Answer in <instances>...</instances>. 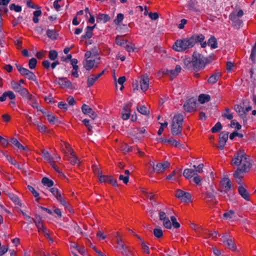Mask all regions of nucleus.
Here are the masks:
<instances>
[{
	"label": "nucleus",
	"mask_w": 256,
	"mask_h": 256,
	"mask_svg": "<svg viewBox=\"0 0 256 256\" xmlns=\"http://www.w3.org/2000/svg\"><path fill=\"white\" fill-rule=\"evenodd\" d=\"M251 161L250 159L246 156V154L243 150H238L234 154L232 160V164L236 166L242 164V166L238 167L233 174L238 184H240L244 174L248 172L251 168L252 166Z\"/></svg>",
	"instance_id": "nucleus-1"
},
{
	"label": "nucleus",
	"mask_w": 256,
	"mask_h": 256,
	"mask_svg": "<svg viewBox=\"0 0 256 256\" xmlns=\"http://www.w3.org/2000/svg\"><path fill=\"white\" fill-rule=\"evenodd\" d=\"M214 60L212 56L205 58L202 54L196 52H194L192 60L186 59L184 64L189 70H192L198 72L204 69L208 63H210Z\"/></svg>",
	"instance_id": "nucleus-2"
},
{
	"label": "nucleus",
	"mask_w": 256,
	"mask_h": 256,
	"mask_svg": "<svg viewBox=\"0 0 256 256\" xmlns=\"http://www.w3.org/2000/svg\"><path fill=\"white\" fill-rule=\"evenodd\" d=\"M204 38V36L202 34H194L189 38L176 40L172 48H192L196 43L203 42Z\"/></svg>",
	"instance_id": "nucleus-3"
},
{
	"label": "nucleus",
	"mask_w": 256,
	"mask_h": 256,
	"mask_svg": "<svg viewBox=\"0 0 256 256\" xmlns=\"http://www.w3.org/2000/svg\"><path fill=\"white\" fill-rule=\"evenodd\" d=\"M220 188L218 191L222 194H226L232 188V182L228 178H224L220 182Z\"/></svg>",
	"instance_id": "nucleus-4"
},
{
	"label": "nucleus",
	"mask_w": 256,
	"mask_h": 256,
	"mask_svg": "<svg viewBox=\"0 0 256 256\" xmlns=\"http://www.w3.org/2000/svg\"><path fill=\"white\" fill-rule=\"evenodd\" d=\"M98 177L99 180L101 182H107L114 186H118V184L116 180L114 179L112 176L102 175V172H100L99 170H98Z\"/></svg>",
	"instance_id": "nucleus-5"
},
{
	"label": "nucleus",
	"mask_w": 256,
	"mask_h": 256,
	"mask_svg": "<svg viewBox=\"0 0 256 256\" xmlns=\"http://www.w3.org/2000/svg\"><path fill=\"white\" fill-rule=\"evenodd\" d=\"M175 196L183 202H188L190 201L191 194L190 192L178 189L176 191Z\"/></svg>",
	"instance_id": "nucleus-6"
},
{
	"label": "nucleus",
	"mask_w": 256,
	"mask_h": 256,
	"mask_svg": "<svg viewBox=\"0 0 256 256\" xmlns=\"http://www.w3.org/2000/svg\"><path fill=\"white\" fill-rule=\"evenodd\" d=\"M196 100L191 98L186 100L184 104V110L188 112H190L196 110Z\"/></svg>",
	"instance_id": "nucleus-7"
},
{
	"label": "nucleus",
	"mask_w": 256,
	"mask_h": 256,
	"mask_svg": "<svg viewBox=\"0 0 256 256\" xmlns=\"http://www.w3.org/2000/svg\"><path fill=\"white\" fill-rule=\"evenodd\" d=\"M153 170L152 172L160 173L164 172L166 168H168L170 164L168 161H164L163 162H159L154 166V163L152 162Z\"/></svg>",
	"instance_id": "nucleus-8"
},
{
	"label": "nucleus",
	"mask_w": 256,
	"mask_h": 256,
	"mask_svg": "<svg viewBox=\"0 0 256 256\" xmlns=\"http://www.w3.org/2000/svg\"><path fill=\"white\" fill-rule=\"evenodd\" d=\"M216 192H212L210 191H206L204 195V200H206V202L212 204H216L218 200H216L215 194Z\"/></svg>",
	"instance_id": "nucleus-9"
},
{
	"label": "nucleus",
	"mask_w": 256,
	"mask_h": 256,
	"mask_svg": "<svg viewBox=\"0 0 256 256\" xmlns=\"http://www.w3.org/2000/svg\"><path fill=\"white\" fill-rule=\"evenodd\" d=\"M228 132L225 131L222 132L220 134L219 146L218 147L220 150H222L224 148L228 140Z\"/></svg>",
	"instance_id": "nucleus-10"
},
{
	"label": "nucleus",
	"mask_w": 256,
	"mask_h": 256,
	"mask_svg": "<svg viewBox=\"0 0 256 256\" xmlns=\"http://www.w3.org/2000/svg\"><path fill=\"white\" fill-rule=\"evenodd\" d=\"M222 240L228 248L232 251H235L236 250V247L235 246L232 239L229 238L227 236H223Z\"/></svg>",
	"instance_id": "nucleus-11"
},
{
	"label": "nucleus",
	"mask_w": 256,
	"mask_h": 256,
	"mask_svg": "<svg viewBox=\"0 0 256 256\" xmlns=\"http://www.w3.org/2000/svg\"><path fill=\"white\" fill-rule=\"evenodd\" d=\"M56 84H59L62 88H70L72 86V82L68 80L66 77L59 78L56 80Z\"/></svg>",
	"instance_id": "nucleus-12"
},
{
	"label": "nucleus",
	"mask_w": 256,
	"mask_h": 256,
	"mask_svg": "<svg viewBox=\"0 0 256 256\" xmlns=\"http://www.w3.org/2000/svg\"><path fill=\"white\" fill-rule=\"evenodd\" d=\"M68 152H70V156L68 157V160L72 165L79 164L80 160L75 156L74 151L71 148L68 147Z\"/></svg>",
	"instance_id": "nucleus-13"
},
{
	"label": "nucleus",
	"mask_w": 256,
	"mask_h": 256,
	"mask_svg": "<svg viewBox=\"0 0 256 256\" xmlns=\"http://www.w3.org/2000/svg\"><path fill=\"white\" fill-rule=\"evenodd\" d=\"M171 133L174 136H178L180 137H182V126L180 125H176L175 124H171Z\"/></svg>",
	"instance_id": "nucleus-14"
},
{
	"label": "nucleus",
	"mask_w": 256,
	"mask_h": 256,
	"mask_svg": "<svg viewBox=\"0 0 256 256\" xmlns=\"http://www.w3.org/2000/svg\"><path fill=\"white\" fill-rule=\"evenodd\" d=\"M54 62L50 64V61L48 60H44L42 62V66L46 70H48L50 67L52 70L54 69L56 66L60 64V62L58 60H53Z\"/></svg>",
	"instance_id": "nucleus-15"
},
{
	"label": "nucleus",
	"mask_w": 256,
	"mask_h": 256,
	"mask_svg": "<svg viewBox=\"0 0 256 256\" xmlns=\"http://www.w3.org/2000/svg\"><path fill=\"white\" fill-rule=\"evenodd\" d=\"M184 120V118L182 114H175L172 118V124L180 125L182 126Z\"/></svg>",
	"instance_id": "nucleus-16"
},
{
	"label": "nucleus",
	"mask_w": 256,
	"mask_h": 256,
	"mask_svg": "<svg viewBox=\"0 0 256 256\" xmlns=\"http://www.w3.org/2000/svg\"><path fill=\"white\" fill-rule=\"evenodd\" d=\"M238 192L239 194L242 198L247 201L250 200V194L247 190L243 186H238Z\"/></svg>",
	"instance_id": "nucleus-17"
},
{
	"label": "nucleus",
	"mask_w": 256,
	"mask_h": 256,
	"mask_svg": "<svg viewBox=\"0 0 256 256\" xmlns=\"http://www.w3.org/2000/svg\"><path fill=\"white\" fill-rule=\"evenodd\" d=\"M140 88L143 92L146 91L149 86V78L148 76L144 77L140 80Z\"/></svg>",
	"instance_id": "nucleus-18"
},
{
	"label": "nucleus",
	"mask_w": 256,
	"mask_h": 256,
	"mask_svg": "<svg viewBox=\"0 0 256 256\" xmlns=\"http://www.w3.org/2000/svg\"><path fill=\"white\" fill-rule=\"evenodd\" d=\"M221 76L222 74L220 72H216L209 77L208 82L211 84H214L218 81Z\"/></svg>",
	"instance_id": "nucleus-19"
},
{
	"label": "nucleus",
	"mask_w": 256,
	"mask_h": 256,
	"mask_svg": "<svg viewBox=\"0 0 256 256\" xmlns=\"http://www.w3.org/2000/svg\"><path fill=\"white\" fill-rule=\"evenodd\" d=\"M116 42L118 46L124 47V48H132V46H130L126 41L122 37H117L116 38Z\"/></svg>",
	"instance_id": "nucleus-20"
},
{
	"label": "nucleus",
	"mask_w": 256,
	"mask_h": 256,
	"mask_svg": "<svg viewBox=\"0 0 256 256\" xmlns=\"http://www.w3.org/2000/svg\"><path fill=\"white\" fill-rule=\"evenodd\" d=\"M95 62V58L92 60H86L85 62H84V68L87 70H91L94 66Z\"/></svg>",
	"instance_id": "nucleus-21"
},
{
	"label": "nucleus",
	"mask_w": 256,
	"mask_h": 256,
	"mask_svg": "<svg viewBox=\"0 0 256 256\" xmlns=\"http://www.w3.org/2000/svg\"><path fill=\"white\" fill-rule=\"evenodd\" d=\"M234 109L242 118L244 120H246V114L244 108L238 105H236L234 106Z\"/></svg>",
	"instance_id": "nucleus-22"
},
{
	"label": "nucleus",
	"mask_w": 256,
	"mask_h": 256,
	"mask_svg": "<svg viewBox=\"0 0 256 256\" xmlns=\"http://www.w3.org/2000/svg\"><path fill=\"white\" fill-rule=\"evenodd\" d=\"M183 175L186 178L190 179L196 174L194 170L186 168L184 171Z\"/></svg>",
	"instance_id": "nucleus-23"
},
{
	"label": "nucleus",
	"mask_w": 256,
	"mask_h": 256,
	"mask_svg": "<svg viewBox=\"0 0 256 256\" xmlns=\"http://www.w3.org/2000/svg\"><path fill=\"white\" fill-rule=\"evenodd\" d=\"M181 176V172L180 170H174L171 174L166 176L167 180H176V178Z\"/></svg>",
	"instance_id": "nucleus-24"
},
{
	"label": "nucleus",
	"mask_w": 256,
	"mask_h": 256,
	"mask_svg": "<svg viewBox=\"0 0 256 256\" xmlns=\"http://www.w3.org/2000/svg\"><path fill=\"white\" fill-rule=\"evenodd\" d=\"M42 156L49 162H54V158L50 155L48 151L44 150H42Z\"/></svg>",
	"instance_id": "nucleus-25"
},
{
	"label": "nucleus",
	"mask_w": 256,
	"mask_h": 256,
	"mask_svg": "<svg viewBox=\"0 0 256 256\" xmlns=\"http://www.w3.org/2000/svg\"><path fill=\"white\" fill-rule=\"evenodd\" d=\"M210 100V96L209 94H202L198 96V100L202 104L208 102Z\"/></svg>",
	"instance_id": "nucleus-26"
},
{
	"label": "nucleus",
	"mask_w": 256,
	"mask_h": 256,
	"mask_svg": "<svg viewBox=\"0 0 256 256\" xmlns=\"http://www.w3.org/2000/svg\"><path fill=\"white\" fill-rule=\"evenodd\" d=\"M229 18L235 24L240 25L241 21L238 18L236 12H233L229 16Z\"/></svg>",
	"instance_id": "nucleus-27"
},
{
	"label": "nucleus",
	"mask_w": 256,
	"mask_h": 256,
	"mask_svg": "<svg viewBox=\"0 0 256 256\" xmlns=\"http://www.w3.org/2000/svg\"><path fill=\"white\" fill-rule=\"evenodd\" d=\"M95 26L96 24L92 26H88L86 29V33L84 37L86 38H90L92 35V30Z\"/></svg>",
	"instance_id": "nucleus-28"
},
{
	"label": "nucleus",
	"mask_w": 256,
	"mask_h": 256,
	"mask_svg": "<svg viewBox=\"0 0 256 256\" xmlns=\"http://www.w3.org/2000/svg\"><path fill=\"white\" fill-rule=\"evenodd\" d=\"M123 256H134V252L130 248L127 246L119 252Z\"/></svg>",
	"instance_id": "nucleus-29"
},
{
	"label": "nucleus",
	"mask_w": 256,
	"mask_h": 256,
	"mask_svg": "<svg viewBox=\"0 0 256 256\" xmlns=\"http://www.w3.org/2000/svg\"><path fill=\"white\" fill-rule=\"evenodd\" d=\"M110 20V17L108 14H99L96 17V20L98 22H106Z\"/></svg>",
	"instance_id": "nucleus-30"
},
{
	"label": "nucleus",
	"mask_w": 256,
	"mask_h": 256,
	"mask_svg": "<svg viewBox=\"0 0 256 256\" xmlns=\"http://www.w3.org/2000/svg\"><path fill=\"white\" fill-rule=\"evenodd\" d=\"M48 120L52 124H55L58 122V118L54 114L52 113H48L46 115Z\"/></svg>",
	"instance_id": "nucleus-31"
},
{
	"label": "nucleus",
	"mask_w": 256,
	"mask_h": 256,
	"mask_svg": "<svg viewBox=\"0 0 256 256\" xmlns=\"http://www.w3.org/2000/svg\"><path fill=\"white\" fill-rule=\"evenodd\" d=\"M168 144L172 146H173L176 148H184L183 145L180 143V142L177 141L173 138H168Z\"/></svg>",
	"instance_id": "nucleus-32"
},
{
	"label": "nucleus",
	"mask_w": 256,
	"mask_h": 256,
	"mask_svg": "<svg viewBox=\"0 0 256 256\" xmlns=\"http://www.w3.org/2000/svg\"><path fill=\"white\" fill-rule=\"evenodd\" d=\"M42 183L48 187L50 188L54 184V182L47 177H44L42 180Z\"/></svg>",
	"instance_id": "nucleus-33"
},
{
	"label": "nucleus",
	"mask_w": 256,
	"mask_h": 256,
	"mask_svg": "<svg viewBox=\"0 0 256 256\" xmlns=\"http://www.w3.org/2000/svg\"><path fill=\"white\" fill-rule=\"evenodd\" d=\"M208 46L212 48H217L218 43L216 39L214 36H211L208 42Z\"/></svg>",
	"instance_id": "nucleus-34"
},
{
	"label": "nucleus",
	"mask_w": 256,
	"mask_h": 256,
	"mask_svg": "<svg viewBox=\"0 0 256 256\" xmlns=\"http://www.w3.org/2000/svg\"><path fill=\"white\" fill-rule=\"evenodd\" d=\"M58 58V52L54 50H50L48 52V58L50 60H55Z\"/></svg>",
	"instance_id": "nucleus-35"
},
{
	"label": "nucleus",
	"mask_w": 256,
	"mask_h": 256,
	"mask_svg": "<svg viewBox=\"0 0 256 256\" xmlns=\"http://www.w3.org/2000/svg\"><path fill=\"white\" fill-rule=\"evenodd\" d=\"M138 111L141 114L148 116L150 114V110L144 106H140L137 107Z\"/></svg>",
	"instance_id": "nucleus-36"
},
{
	"label": "nucleus",
	"mask_w": 256,
	"mask_h": 256,
	"mask_svg": "<svg viewBox=\"0 0 256 256\" xmlns=\"http://www.w3.org/2000/svg\"><path fill=\"white\" fill-rule=\"evenodd\" d=\"M10 141L14 146H15L19 150H26L24 146H23L21 144H20V142L18 141V140L16 138H11Z\"/></svg>",
	"instance_id": "nucleus-37"
},
{
	"label": "nucleus",
	"mask_w": 256,
	"mask_h": 256,
	"mask_svg": "<svg viewBox=\"0 0 256 256\" xmlns=\"http://www.w3.org/2000/svg\"><path fill=\"white\" fill-rule=\"evenodd\" d=\"M82 111L84 114L88 115L92 112L93 110L86 104H82Z\"/></svg>",
	"instance_id": "nucleus-38"
},
{
	"label": "nucleus",
	"mask_w": 256,
	"mask_h": 256,
	"mask_svg": "<svg viewBox=\"0 0 256 256\" xmlns=\"http://www.w3.org/2000/svg\"><path fill=\"white\" fill-rule=\"evenodd\" d=\"M9 198L16 204L20 206L22 205L20 200L19 198L16 195L14 194H10Z\"/></svg>",
	"instance_id": "nucleus-39"
},
{
	"label": "nucleus",
	"mask_w": 256,
	"mask_h": 256,
	"mask_svg": "<svg viewBox=\"0 0 256 256\" xmlns=\"http://www.w3.org/2000/svg\"><path fill=\"white\" fill-rule=\"evenodd\" d=\"M98 79L96 78V76L94 75H92L88 78L87 80V84L88 87L90 88L93 86L94 82L97 80Z\"/></svg>",
	"instance_id": "nucleus-40"
},
{
	"label": "nucleus",
	"mask_w": 256,
	"mask_h": 256,
	"mask_svg": "<svg viewBox=\"0 0 256 256\" xmlns=\"http://www.w3.org/2000/svg\"><path fill=\"white\" fill-rule=\"evenodd\" d=\"M222 128V125L221 123L218 122L212 128L211 130L212 133H216L220 132Z\"/></svg>",
	"instance_id": "nucleus-41"
},
{
	"label": "nucleus",
	"mask_w": 256,
	"mask_h": 256,
	"mask_svg": "<svg viewBox=\"0 0 256 256\" xmlns=\"http://www.w3.org/2000/svg\"><path fill=\"white\" fill-rule=\"evenodd\" d=\"M16 66L18 68V71L20 72V73L22 75L26 76V74L29 70L26 68L22 67V66H21L19 64H16Z\"/></svg>",
	"instance_id": "nucleus-42"
},
{
	"label": "nucleus",
	"mask_w": 256,
	"mask_h": 256,
	"mask_svg": "<svg viewBox=\"0 0 256 256\" xmlns=\"http://www.w3.org/2000/svg\"><path fill=\"white\" fill-rule=\"evenodd\" d=\"M11 84L14 90L16 92H18L22 87L20 84L14 80L12 81Z\"/></svg>",
	"instance_id": "nucleus-43"
},
{
	"label": "nucleus",
	"mask_w": 256,
	"mask_h": 256,
	"mask_svg": "<svg viewBox=\"0 0 256 256\" xmlns=\"http://www.w3.org/2000/svg\"><path fill=\"white\" fill-rule=\"evenodd\" d=\"M154 234L156 238H160L163 236V232L162 228H156L154 230Z\"/></svg>",
	"instance_id": "nucleus-44"
},
{
	"label": "nucleus",
	"mask_w": 256,
	"mask_h": 256,
	"mask_svg": "<svg viewBox=\"0 0 256 256\" xmlns=\"http://www.w3.org/2000/svg\"><path fill=\"white\" fill-rule=\"evenodd\" d=\"M46 34L48 38L52 40L56 39L58 36V34L54 30H48Z\"/></svg>",
	"instance_id": "nucleus-45"
},
{
	"label": "nucleus",
	"mask_w": 256,
	"mask_h": 256,
	"mask_svg": "<svg viewBox=\"0 0 256 256\" xmlns=\"http://www.w3.org/2000/svg\"><path fill=\"white\" fill-rule=\"evenodd\" d=\"M223 216L226 219H231L235 216V212L232 210H230L223 214Z\"/></svg>",
	"instance_id": "nucleus-46"
},
{
	"label": "nucleus",
	"mask_w": 256,
	"mask_h": 256,
	"mask_svg": "<svg viewBox=\"0 0 256 256\" xmlns=\"http://www.w3.org/2000/svg\"><path fill=\"white\" fill-rule=\"evenodd\" d=\"M28 190L32 194L33 196L36 198V200H38L40 199L39 193L36 190L34 187L28 185Z\"/></svg>",
	"instance_id": "nucleus-47"
},
{
	"label": "nucleus",
	"mask_w": 256,
	"mask_h": 256,
	"mask_svg": "<svg viewBox=\"0 0 256 256\" xmlns=\"http://www.w3.org/2000/svg\"><path fill=\"white\" fill-rule=\"evenodd\" d=\"M29 80H31L32 81H36V76L35 74L32 71L30 70L28 72L26 75L25 76Z\"/></svg>",
	"instance_id": "nucleus-48"
},
{
	"label": "nucleus",
	"mask_w": 256,
	"mask_h": 256,
	"mask_svg": "<svg viewBox=\"0 0 256 256\" xmlns=\"http://www.w3.org/2000/svg\"><path fill=\"white\" fill-rule=\"evenodd\" d=\"M18 212H20L24 217V218L30 223L32 224L34 221V218L28 216L22 210L18 208Z\"/></svg>",
	"instance_id": "nucleus-49"
},
{
	"label": "nucleus",
	"mask_w": 256,
	"mask_h": 256,
	"mask_svg": "<svg viewBox=\"0 0 256 256\" xmlns=\"http://www.w3.org/2000/svg\"><path fill=\"white\" fill-rule=\"evenodd\" d=\"M37 64V60L36 58H32L28 62V66L30 69L32 70L34 69Z\"/></svg>",
	"instance_id": "nucleus-50"
},
{
	"label": "nucleus",
	"mask_w": 256,
	"mask_h": 256,
	"mask_svg": "<svg viewBox=\"0 0 256 256\" xmlns=\"http://www.w3.org/2000/svg\"><path fill=\"white\" fill-rule=\"evenodd\" d=\"M23 99L24 100H26L28 102L36 101V100L35 96L30 94V92L23 98Z\"/></svg>",
	"instance_id": "nucleus-51"
},
{
	"label": "nucleus",
	"mask_w": 256,
	"mask_h": 256,
	"mask_svg": "<svg viewBox=\"0 0 256 256\" xmlns=\"http://www.w3.org/2000/svg\"><path fill=\"white\" fill-rule=\"evenodd\" d=\"M141 246L144 252L146 254H150L149 248L148 246L146 245V244H145L143 240H142Z\"/></svg>",
	"instance_id": "nucleus-52"
},
{
	"label": "nucleus",
	"mask_w": 256,
	"mask_h": 256,
	"mask_svg": "<svg viewBox=\"0 0 256 256\" xmlns=\"http://www.w3.org/2000/svg\"><path fill=\"white\" fill-rule=\"evenodd\" d=\"M124 18V16L122 14H118L117 15L116 18L114 20V22L115 24L117 25L120 24L122 22Z\"/></svg>",
	"instance_id": "nucleus-53"
},
{
	"label": "nucleus",
	"mask_w": 256,
	"mask_h": 256,
	"mask_svg": "<svg viewBox=\"0 0 256 256\" xmlns=\"http://www.w3.org/2000/svg\"><path fill=\"white\" fill-rule=\"evenodd\" d=\"M36 127L38 128V130L42 133L46 132L47 130V127L40 122L38 124Z\"/></svg>",
	"instance_id": "nucleus-54"
},
{
	"label": "nucleus",
	"mask_w": 256,
	"mask_h": 256,
	"mask_svg": "<svg viewBox=\"0 0 256 256\" xmlns=\"http://www.w3.org/2000/svg\"><path fill=\"white\" fill-rule=\"evenodd\" d=\"M225 110L227 114H223L222 116L226 118L229 120H232L233 118V116L232 114L229 113L230 111V109L227 108L225 109Z\"/></svg>",
	"instance_id": "nucleus-55"
},
{
	"label": "nucleus",
	"mask_w": 256,
	"mask_h": 256,
	"mask_svg": "<svg viewBox=\"0 0 256 256\" xmlns=\"http://www.w3.org/2000/svg\"><path fill=\"white\" fill-rule=\"evenodd\" d=\"M162 221L163 225L166 228L168 229L172 228V223L168 218Z\"/></svg>",
	"instance_id": "nucleus-56"
},
{
	"label": "nucleus",
	"mask_w": 256,
	"mask_h": 256,
	"mask_svg": "<svg viewBox=\"0 0 256 256\" xmlns=\"http://www.w3.org/2000/svg\"><path fill=\"white\" fill-rule=\"evenodd\" d=\"M236 136H238L242 138L244 136V135L242 134L238 133L236 131H234L230 134V138L232 140Z\"/></svg>",
	"instance_id": "nucleus-57"
},
{
	"label": "nucleus",
	"mask_w": 256,
	"mask_h": 256,
	"mask_svg": "<svg viewBox=\"0 0 256 256\" xmlns=\"http://www.w3.org/2000/svg\"><path fill=\"white\" fill-rule=\"evenodd\" d=\"M28 92V90L23 86L18 92V93L22 97V98H24Z\"/></svg>",
	"instance_id": "nucleus-58"
},
{
	"label": "nucleus",
	"mask_w": 256,
	"mask_h": 256,
	"mask_svg": "<svg viewBox=\"0 0 256 256\" xmlns=\"http://www.w3.org/2000/svg\"><path fill=\"white\" fill-rule=\"evenodd\" d=\"M46 50H42L36 52V56L38 59H42L44 58L46 54Z\"/></svg>",
	"instance_id": "nucleus-59"
},
{
	"label": "nucleus",
	"mask_w": 256,
	"mask_h": 256,
	"mask_svg": "<svg viewBox=\"0 0 256 256\" xmlns=\"http://www.w3.org/2000/svg\"><path fill=\"white\" fill-rule=\"evenodd\" d=\"M58 106L60 109L67 110L68 104L64 102H60L58 103Z\"/></svg>",
	"instance_id": "nucleus-60"
},
{
	"label": "nucleus",
	"mask_w": 256,
	"mask_h": 256,
	"mask_svg": "<svg viewBox=\"0 0 256 256\" xmlns=\"http://www.w3.org/2000/svg\"><path fill=\"white\" fill-rule=\"evenodd\" d=\"M10 10H14L16 12H20L22 10L21 6H16L14 4H12L10 6Z\"/></svg>",
	"instance_id": "nucleus-61"
},
{
	"label": "nucleus",
	"mask_w": 256,
	"mask_h": 256,
	"mask_svg": "<svg viewBox=\"0 0 256 256\" xmlns=\"http://www.w3.org/2000/svg\"><path fill=\"white\" fill-rule=\"evenodd\" d=\"M8 141L0 136V144L4 147H6L8 144Z\"/></svg>",
	"instance_id": "nucleus-62"
},
{
	"label": "nucleus",
	"mask_w": 256,
	"mask_h": 256,
	"mask_svg": "<svg viewBox=\"0 0 256 256\" xmlns=\"http://www.w3.org/2000/svg\"><path fill=\"white\" fill-rule=\"evenodd\" d=\"M129 176H124V175L122 174H120V175L119 176V180H122L124 183V184H127L128 182V180H129Z\"/></svg>",
	"instance_id": "nucleus-63"
},
{
	"label": "nucleus",
	"mask_w": 256,
	"mask_h": 256,
	"mask_svg": "<svg viewBox=\"0 0 256 256\" xmlns=\"http://www.w3.org/2000/svg\"><path fill=\"white\" fill-rule=\"evenodd\" d=\"M256 58V49H252L250 55V59L253 62H255Z\"/></svg>",
	"instance_id": "nucleus-64"
}]
</instances>
